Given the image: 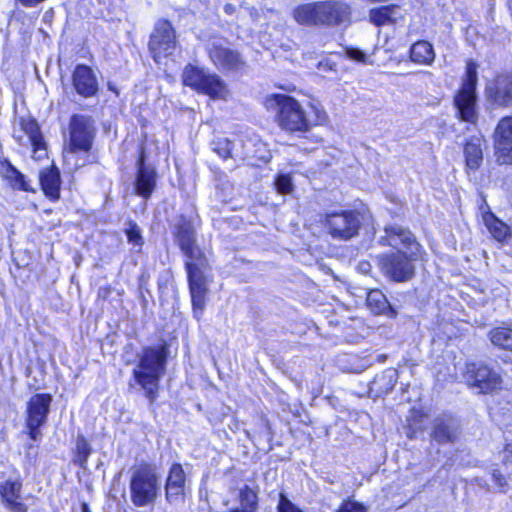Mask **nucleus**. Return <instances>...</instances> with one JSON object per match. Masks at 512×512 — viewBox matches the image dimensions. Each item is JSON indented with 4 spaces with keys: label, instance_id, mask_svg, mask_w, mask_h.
Masks as SVG:
<instances>
[{
    "label": "nucleus",
    "instance_id": "f257e3e1",
    "mask_svg": "<svg viewBox=\"0 0 512 512\" xmlns=\"http://www.w3.org/2000/svg\"><path fill=\"white\" fill-rule=\"evenodd\" d=\"M199 217L194 213L180 214L172 225L175 243L187 258L185 262L191 299L194 309H202L206 291L203 269L209 265L208 258L197 244Z\"/></svg>",
    "mask_w": 512,
    "mask_h": 512
},
{
    "label": "nucleus",
    "instance_id": "f03ea898",
    "mask_svg": "<svg viewBox=\"0 0 512 512\" xmlns=\"http://www.w3.org/2000/svg\"><path fill=\"white\" fill-rule=\"evenodd\" d=\"M167 358L166 344L146 347L139 355V361L133 369V380L145 391V396L151 403L157 398L159 382L164 374Z\"/></svg>",
    "mask_w": 512,
    "mask_h": 512
},
{
    "label": "nucleus",
    "instance_id": "7ed1b4c3",
    "mask_svg": "<svg viewBox=\"0 0 512 512\" xmlns=\"http://www.w3.org/2000/svg\"><path fill=\"white\" fill-rule=\"evenodd\" d=\"M94 119L89 115L74 114L69 121V145L64 150L66 161L74 162L75 168L91 164L94 157L90 154L96 136Z\"/></svg>",
    "mask_w": 512,
    "mask_h": 512
},
{
    "label": "nucleus",
    "instance_id": "20e7f679",
    "mask_svg": "<svg viewBox=\"0 0 512 512\" xmlns=\"http://www.w3.org/2000/svg\"><path fill=\"white\" fill-rule=\"evenodd\" d=\"M293 17L302 25L333 27L351 21V8L341 1H318L297 6Z\"/></svg>",
    "mask_w": 512,
    "mask_h": 512
},
{
    "label": "nucleus",
    "instance_id": "39448f33",
    "mask_svg": "<svg viewBox=\"0 0 512 512\" xmlns=\"http://www.w3.org/2000/svg\"><path fill=\"white\" fill-rule=\"evenodd\" d=\"M129 488L136 507L153 505L161 491V477L154 466L142 463L132 468Z\"/></svg>",
    "mask_w": 512,
    "mask_h": 512
},
{
    "label": "nucleus",
    "instance_id": "423d86ee",
    "mask_svg": "<svg viewBox=\"0 0 512 512\" xmlns=\"http://www.w3.org/2000/svg\"><path fill=\"white\" fill-rule=\"evenodd\" d=\"M267 102L269 108L276 111L275 120L281 129L291 133L309 131L311 122L296 99L284 94H274Z\"/></svg>",
    "mask_w": 512,
    "mask_h": 512
},
{
    "label": "nucleus",
    "instance_id": "0eeeda50",
    "mask_svg": "<svg viewBox=\"0 0 512 512\" xmlns=\"http://www.w3.org/2000/svg\"><path fill=\"white\" fill-rule=\"evenodd\" d=\"M477 64L468 61L465 78L461 88L454 96V106L461 121L475 124L478 120L476 85L478 81Z\"/></svg>",
    "mask_w": 512,
    "mask_h": 512
},
{
    "label": "nucleus",
    "instance_id": "6e6552de",
    "mask_svg": "<svg viewBox=\"0 0 512 512\" xmlns=\"http://www.w3.org/2000/svg\"><path fill=\"white\" fill-rule=\"evenodd\" d=\"M362 222V215L355 210L328 213L322 221L327 233L338 241H348L358 236Z\"/></svg>",
    "mask_w": 512,
    "mask_h": 512
},
{
    "label": "nucleus",
    "instance_id": "1a4fd4ad",
    "mask_svg": "<svg viewBox=\"0 0 512 512\" xmlns=\"http://www.w3.org/2000/svg\"><path fill=\"white\" fill-rule=\"evenodd\" d=\"M419 255H412L407 251H396L388 254H382L379 257V265L383 273L391 280L396 282H405L410 280L415 274V261Z\"/></svg>",
    "mask_w": 512,
    "mask_h": 512
},
{
    "label": "nucleus",
    "instance_id": "9d476101",
    "mask_svg": "<svg viewBox=\"0 0 512 512\" xmlns=\"http://www.w3.org/2000/svg\"><path fill=\"white\" fill-rule=\"evenodd\" d=\"M465 378L471 387L483 394L501 389L503 383L500 373L483 362L467 364Z\"/></svg>",
    "mask_w": 512,
    "mask_h": 512
},
{
    "label": "nucleus",
    "instance_id": "9b49d317",
    "mask_svg": "<svg viewBox=\"0 0 512 512\" xmlns=\"http://www.w3.org/2000/svg\"><path fill=\"white\" fill-rule=\"evenodd\" d=\"M182 82L185 86H189L213 98H221L224 90V86L217 76L207 74L203 69L191 64L184 68Z\"/></svg>",
    "mask_w": 512,
    "mask_h": 512
},
{
    "label": "nucleus",
    "instance_id": "f8f14e48",
    "mask_svg": "<svg viewBox=\"0 0 512 512\" xmlns=\"http://www.w3.org/2000/svg\"><path fill=\"white\" fill-rule=\"evenodd\" d=\"M52 396L49 394H35L27 403L26 425L29 429V436L37 441L41 437L39 428L47 421Z\"/></svg>",
    "mask_w": 512,
    "mask_h": 512
},
{
    "label": "nucleus",
    "instance_id": "ddd939ff",
    "mask_svg": "<svg viewBox=\"0 0 512 512\" xmlns=\"http://www.w3.org/2000/svg\"><path fill=\"white\" fill-rule=\"evenodd\" d=\"M384 232L385 235L379 239L381 245L391 246L397 251H407L412 253V255L420 254L421 246L408 228L399 224H392L386 226Z\"/></svg>",
    "mask_w": 512,
    "mask_h": 512
},
{
    "label": "nucleus",
    "instance_id": "4468645a",
    "mask_svg": "<svg viewBox=\"0 0 512 512\" xmlns=\"http://www.w3.org/2000/svg\"><path fill=\"white\" fill-rule=\"evenodd\" d=\"M460 434V422L450 414H440L431 423L430 438L439 445L456 443Z\"/></svg>",
    "mask_w": 512,
    "mask_h": 512
},
{
    "label": "nucleus",
    "instance_id": "2eb2a0df",
    "mask_svg": "<svg viewBox=\"0 0 512 512\" xmlns=\"http://www.w3.org/2000/svg\"><path fill=\"white\" fill-rule=\"evenodd\" d=\"M494 147L499 164H512V116L503 117L494 131Z\"/></svg>",
    "mask_w": 512,
    "mask_h": 512
},
{
    "label": "nucleus",
    "instance_id": "dca6fc26",
    "mask_svg": "<svg viewBox=\"0 0 512 512\" xmlns=\"http://www.w3.org/2000/svg\"><path fill=\"white\" fill-rule=\"evenodd\" d=\"M489 101L499 107H512V71L498 74L486 86Z\"/></svg>",
    "mask_w": 512,
    "mask_h": 512
},
{
    "label": "nucleus",
    "instance_id": "f3484780",
    "mask_svg": "<svg viewBox=\"0 0 512 512\" xmlns=\"http://www.w3.org/2000/svg\"><path fill=\"white\" fill-rule=\"evenodd\" d=\"M136 167L137 174L134 183L135 191L139 196L148 199L156 187L157 174L153 167L145 164V154L143 149L140 151Z\"/></svg>",
    "mask_w": 512,
    "mask_h": 512
},
{
    "label": "nucleus",
    "instance_id": "a211bd4d",
    "mask_svg": "<svg viewBox=\"0 0 512 512\" xmlns=\"http://www.w3.org/2000/svg\"><path fill=\"white\" fill-rule=\"evenodd\" d=\"M72 81L76 92L85 98L94 96L98 91L96 76L92 69L86 65L79 64L76 66Z\"/></svg>",
    "mask_w": 512,
    "mask_h": 512
},
{
    "label": "nucleus",
    "instance_id": "6ab92c4d",
    "mask_svg": "<svg viewBox=\"0 0 512 512\" xmlns=\"http://www.w3.org/2000/svg\"><path fill=\"white\" fill-rule=\"evenodd\" d=\"M22 483L19 480H7L0 485V494L5 506L12 512H26L27 507L21 500Z\"/></svg>",
    "mask_w": 512,
    "mask_h": 512
},
{
    "label": "nucleus",
    "instance_id": "aec40b11",
    "mask_svg": "<svg viewBox=\"0 0 512 512\" xmlns=\"http://www.w3.org/2000/svg\"><path fill=\"white\" fill-rule=\"evenodd\" d=\"M39 183L44 194L51 200L60 198V171L55 165L43 168L39 173Z\"/></svg>",
    "mask_w": 512,
    "mask_h": 512
},
{
    "label": "nucleus",
    "instance_id": "412c9836",
    "mask_svg": "<svg viewBox=\"0 0 512 512\" xmlns=\"http://www.w3.org/2000/svg\"><path fill=\"white\" fill-rule=\"evenodd\" d=\"M21 127L31 142L33 157L35 159L44 158L47 155L46 144L36 120L30 118L22 119Z\"/></svg>",
    "mask_w": 512,
    "mask_h": 512
},
{
    "label": "nucleus",
    "instance_id": "4be33fe9",
    "mask_svg": "<svg viewBox=\"0 0 512 512\" xmlns=\"http://www.w3.org/2000/svg\"><path fill=\"white\" fill-rule=\"evenodd\" d=\"M176 48L175 34H151L149 49L156 62L171 55Z\"/></svg>",
    "mask_w": 512,
    "mask_h": 512
},
{
    "label": "nucleus",
    "instance_id": "5701e85b",
    "mask_svg": "<svg viewBox=\"0 0 512 512\" xmlns=\"http://www.w3.org/2000/svg\"><path fill=\"white\" fill-rule=\"evenodd\" d=\"M484 140L478 136H472L467 139L464 145V156L466 168L471 171H477L483 162Z\"/></svg>",
    "mask_w": 512,
    "mask_h": 512
},
{
    "label": "nucleus",
    "instance_id": "b1692460",
    "mask_svg": "<svg viewBox=\"0 0 512 512\" xmlns=\"http://www.w3.org/2000/svg\"><path fill=\"white\" fill-rule=\"evenodd\" d=\"M0 175L9 181L14 189L34 192L35 190L30 186L24 174L17 170L8 160L0 159Z\"/></svg>",
    "mask_w": 512,
    "mask_h": 512
},
{
    "label": "nucleus",
    "instance_id": "393cba45",
    "mask_svg": "<svg viewBox=\"0 0 512 512\" xmlns=\"http://www.w3.org/2000/svg\"><path fill=\"white\" fill-rule=\"evenodd\" d=\"M214 192L210 194V207H211V218L214 223V226L218 229H221L222 219H221V209L224 204V194L221 182V171L220 169L215 170V178H214Z\"/></svg>",
    "mask_w": 512,
    "mask_h": 512
},
{
    "label": "nucleus",
    "instance_id": "a878e982",
    "mask_svg": "<svg viewBox=\"0 0 512 512\" xmlns=\"http://www.w3.org/2000/svg\"><path fill=\"white\" fill-rule=\"evenodd\" d=\"M366 303L368 308L377 315H385L389 318H394L397 311L388 302L386 296L378 289L371 290L367 294Z\"/></svg>",
    "mask_w": 512,
    "mask_h": 512
},
{
    "label": "nucleus",
    "instance_id": "bb28decb",
    "mask_svg": "<svg viewBox=\"0 0 512 512\" xmlns=\"http://www.w3.org/2000/svg\"><path fill=\"white\" fill-rule=\"evenodd\" d=\"M370 21L376 26L395 24L403 18L399 6L389 5L373 8L369 12Z\"/></svg>",
    "mask_w": 512,
    "mask_h": 512
},
{
    "label": "nucleus",
    "instance_id": "cd10ccee",
    "mask_svg": "<svg viewBox=\"0 0 512 512\" xmlns=\"http://www.w3.org/2000/svg\"><path fill=\"white\" fill-rule=\"evenodd\" d=\"M483 222L497 241L503 242L511 237L510 226L497 218L492 212L483 215Z\"/></svg>",
    "mask_w": 512,
    "mask_h": 512
},
{
    "label": "nucleus",
    "instance_id": "c85d7f7f",
    "mask_svg": "<svg viewBox=\"0 0 512 512\" xmlns=\"http://www.w3.org/2000/svg\"><path fill=\"white\" fill-rule=\"evenodd\" d=\"M435 54L432 45L427 41H418L410 48V58L418 64H430Z\"/></svg>",
    "mask_w": 512,
    "mask_h": 512
},
{
    "label": "nucleus",
    "instance_id": "c756f323",
    "mask_svg": "<svg viewBox=\"0 0 512 512\" xmlns=\"http://www.w3.org/2000/svg\"><path fill=\"white\" fill-rule=\"evenodd\" d=\"M398 380V372L395 369H387L375 376L372 384L379 394H388L395 387Z\"/></svg>",
    "mask_w": 512,
    "mask_h": 512
},
{
    "label": "nucleus",
    "instance_id": "7c9ffc66",
    "mask_svg": "<svg viewBox=\"0 0 512 512\" xmlns=\"http://www.w3.org/2000/svg\"><path fill=\"white\" fill-rule=\"evenodd\" d=\"M493 345L512 352V329L506 327L494 328L489 332Z\"/></svg>",
    "mask_w": 512,
    "mask_h": 512
},
{
    "label": "nucleus",
    "instance_id": "2f4dec72",
    "mask_svg": "<svg viewBox=\"0 0 512 512\" xmlns=\"http://www.w3.org/2000/svg\"><path fill=\"white\" fill-rule=\"evenodd\" d=\"M239 500L241 510H244L245 512H256L258 508V496L257 493L248 485H245L240 489Z\"/></svg>",
    "mask_w": 512,
    "mask_h": 512
},
{
    "label": "nucleus",
    "instance_id": "473e14b6",
    "mask_svg": "<svg viewBox=\"0 0 512 512\" xmlns=\"http://www.w3.org/2000/svg\"><path fill=\"white\" fill-rule=\"evenodd\" d=\"M91 446L84 438V436L79 435L76 439V458L74 460L82 469H86L87 461L91 454Z\"/></svg>",
    "mask_w": 512,
    "mask_h": 512
},
{
    "label": "nucleus",
    "instance_id": "72a5a7b5",
    "mask_svg": "<svg viewBox=\"0 0 512 512\" xmlns=\"http://www.w3.org/2000/svg\"><path fill=\"white\" fill-rule=\"evenodd\" d=\"M185 480V473L182 466L180 464H173L170 468L166 483L185 488Z\"/></svg>",
    "mask_w": 512,
    "mask_h": 512
},
{
    "label": "nucleus",
    "instance_id": "f704fd0d",
    "mask_svg": "<svg viewBox=\"0 0 512 512\" xmlns=\"http://www.w3.org/2000/svg\"><path fill=\"white\" fill-rule=\"evenodd\" d=\"M274 185L280 194H289L293 190V182L289 174H279L275 179Z\"/></svg>",
    "mask_w": 512,
    "mask_h": 512
},
{
    "label": "nucleus",
    "instance_id": "c9c22d12",
    "mask_svg": "<svg viewBox=\"0 0 512 512\" xmlns=\"http://www.w3.org/2000/svg\"><path fill=\"white\" fill-rule=\"evenodd\" d=\"M166 500L169 503H177L184 500L185 488L178 485L167 484L165 486Z\"/></svg>",
    "mask_w": 512,
    "mask_h": 512
},
{
    "label": "nucleus",
    "instance_id": "e433bc0d",
    "mask_svg": "<svg viewBox=\"0 0 512 512\" xmlns=\"http://www.w3.org/2000/svg\"><path fill=\"white\" fill-rule=\"evenodd\" d=\"M226 70H240L244 66V62L238 52L226 49Z\"/></svg>",
    "mask_w": 512,
    "mask_h": 512
},
{
    "label": "nucleus",
    "instance_id": "4c0bfd02",
    "mask_svg": "<svg viewBox=\"0 0 512 512\" xmlns=\"http://www.w3.org/2000/svg\"><path fill=\"white\" fill-rule=\"evenodd\" d=\"M128 241L135 246L143 245V238L141 236V230L135 223H130L129 228L126 230Z\"/></svg>",
    "mask_w": 512,
    "mask_h": 512
},
{
    "label": "nucleus",
    "instance_id": "58836bf2",
    "mask_svg": "<svg viewBox=\"0 0 512 512\" xmlns=\"http://www.w3.org/2000/svg\"><path fill=\"white\" fill-rule=\"evenodd\" d=\"M226 160L228 158H241L243 159L242 144L241 141L235 143L232 140L226 139Z\"/></svg>",
    "mask_w": 512,
    "mask_h": 512
},
{
    "label": "nucleus",
    "instance_id": "ea45409f",
    "mask_svg": "<svg viewBox=\"0 0 512 512\" xmlns=\"http://www.w3.org/2000/svg\"><path fill=\"white\" fill-rule=\"evenodd\" d=\"M338 512H367V508L363 504L349 499L343 501Z\"/></svg>",
    "mask_w": 512,
    "mask_h": 512
},
{
    "label": "nucleus",
    "instance_id": "a19ab883",
    "mask_svg": "<svg viewBox=\"0 0 512 512\" xmlns=\"http://www.w3.org/2000/svg\"><path fill=\"white\" fill-rule=\"evenodd\" d=\"M277 510L278 512H303L283 494L280 495V501Z\"/></svg>",
    "mask_w": 512,
    "mask_h": 512
},
{
    "label": "nucleus",
    "instance_id": "79ce46f5",
    "mask_svg": "<svg viewBox=\"0 0 512 512\" xmlns=\"http://www.w3.org/2000/svg\"><path fill=\"white\" fill-rule=\"evenodd\" d=\"M257 433L259 434V436L264 437L268 440H271L273 438L271 426L267 418L260 417Z\"/></svg>",
    "mask_w": 512,
    "mask_h": 512
},
{
    "label": "nucleus",
    "instance_id": "37998d69",
    "mask_svg": "<svg viewBox=\"0 0 512 512\" xmlns=\"http://www.w3.org/2000/svg\"><path fill=\"white\" fill-rule=\"evenodd\" d=\"M346 56L352 60L365 63L366 55L358 48H346Z\"/></svg>",
    "mask_w": 512,
    "mask_h": 512
},
{
    "label": "nucleus",
    "instance_id": "c03bdc74",
    "mask_svg": "<svg viewBox=\"0 0 512 512\" xmlns=\"http://www.w3.org/2000/svg\"><path fill=\"white\" fill-rule=\"evenodd\" d=\"M174 28L171 22L167 19H159L155 23L154 32H173Z\"/></svg>",
    "mask_w": 512,
    "mask_h": 512
},
{
    "label": "nucleus",
    "instance_id": "a18cd8bd",
    "mask_svg": "<svg viewBox=\"0 0 512 512\" xmlns=\"http://www.w3.org/2000/svg\"><path fill=\"white\" fill-rule=\"evenodd\" d=\"M492 478L495 484L501 489V491L505 492L504 488L507 486L505 476L499 470H493Z\"/></svg>",
    "mask_w": 512,
    "mask_h": 512
},
{
    "label": "nucleus",
    "instance_id": "49530a36",
    "mask_svg": "<svg viewBox=\"0 0 512 512\" xmlns=\"http://www.w3.org/2000/svg\"><path fill=\"white\" fill-rule=\"evenodd\" d=\"M210 56L215 64L220 65V66L224 65V54L221 50L211 51Z\"/></svg>",
    "mask_w": 512,
    "mask_h": 512
},
{
    "label": "nucleus",
    "instance_id": "de8ad7c7",
    "mask_svg": "<svg viewBox=\"0 0 512 512\" xmlns=\"http://www.w3.org/2000/svg\"><path fill=\"white\" fill-rule=\"evenodd\" d=\"M21 4L27 7H34L44 0H18Z\"/></svg>",
    "mask_w": 512,
    "mask_h": 512
},
{
    "label": "nucleus",
    "instance_id": "09e8293b",
    "mask_svg": "<svg viewBox=\"0 0 512 512\" xmlns=\"http://www.w3.org/2000/svg\"><path fill=\"white\" fill-rule=\"evenodd\" d=\"M371 269V265L369 262H361L359 264V270L363 273H368Z\"/></svg>",
    "mask_w": 512,
    "mask_h": 512
},
{
    "label": "nucleus",
    "instance_id": "8fccbe9b",
    "mask_svg": "<svg viewBox=\"0 0 512 512\" xmlns=\"http://www.w3.org/2000/svg\"><path fill=\"white\" fill-rule=\"evenodd\" d=\"M504 453L512 455V443H508L505 445Z\"/></svg>",
    "mask_w": 512,
    "mask_h": 512
},
{
    "label": "nucleus",
    "instance_id": "3c124183",
    "mask_svg": "<svg viewBox=\"0 0 512 512\" xmlns=\"http://www.w3.org/2000/svg\"><path fill=\"white\" fill-rule=\"evenodd\" d=\"M81 511L82 512H91L90 509H89V506H88V504L86 502H83L81 504Z\"/></svg>",
    "mask_w": 512,
    "mask_h": 512
},
{
    "label": "nucleus",
    "instance_id": "603ef678",
    "mask_svg": "<svg viewBox=\"0 0 512 512\" xmlns=\"http://www.w3.org/2000/svg\"><path fill=\"white\" fill-rule=\"evenodd\" d=\"M213 151L216 152L220 157L222 156L221 148L220 147H214Z\"/></svg>",
    "mask_w": 512,
    "mask_h": 512
},
{
    "label": "nucleus",
    "instance_id": "864d4df0",
    "mask_svg": "<svg viewBox=\"0 0 512 512\" xmlns=\"http://www.w3.org/2000/svg\"><path fill=\"white\" fill-rule=\"evenodd\" d=\"M225 11H226V14L227 13H231L232 12V7L230 5H226Z\"/></svg>",
    "mask_w": 512,
    "mask_h": 512
},
{
    "label": "nucleus",
    "instance_id": "5fc2aeb1",
    "mask_svg": "<svg viewBox=\"0 0 512 512\" xmlns=\"http://www.w3.org/2000/svg\"><path fill=\"white\" fill-rule=\"evenodd\" d=\"M230 512H245V511H244V510H241V509H239V508H236V509H234V510H232V511H230Z\"/></svg>",
    "mask_w": 512,
    "mask_h": 512
}]
</instances>
